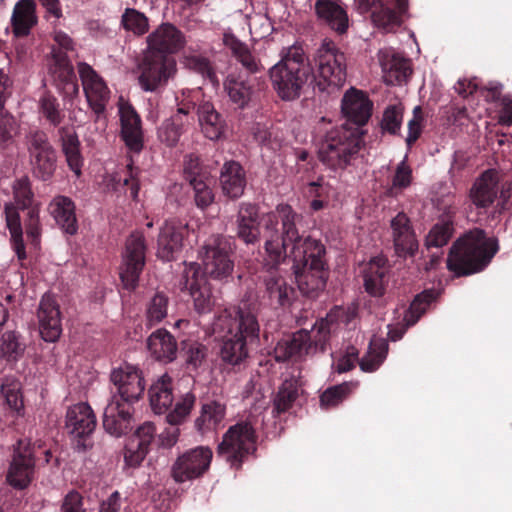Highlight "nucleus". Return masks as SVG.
Here are the masks:
<instances>
[{
    "instance_id": "obj_17",
    "label": "nucleus",
    "mask_w": 512,
    "mask_h": 512,
    "mask_svg": "<svg viewBox=\"0 0 512 512\" xmlns=\"http://www.w3.org/2000/svg\"><path fill=\"white\" fill-rule=\"evenodd\" d=\"M79 76L87 102L94 113H104L110 91L103 78L93 70L92 66H79Z\"/></svg>"
},
{
    "instance_id": "obj_44",
    "label": "nucleus",
    "mask_w": 512,
    "mask_h": 512,
    "mask_svg": "<svg viewBox=\"0 0 512 512\" xmlns=\"http://www.w3.org/2000/svg\"><path fill=\"white\" fill-rule=\"evenodd\" d=\"M226 407L216 400L202 404L200 416L195 420L197 431L204 432L216 428L224 419Z\"/></svg>"
},
{
    "instance_id": "obj_26",
    "label": "nucleus",
    "mask_w": 512,
    "mask_h": 512,
    "mask_svg": "<svg viewBox=\"0 0 512 512\" xmlns=\"http://www.w3.org/2000/svg\"><path fill=\"white\" fill-rule=\"evenodd\" d=\"M186 225L166 222L160 229L157 240V256L164 261H172L181 251Z\"/></svg>"
},
{
    "instance_id": "obj_48",
    "label": "nucleus",
    "mask_w": 512,
    "mask_h": 512,
    "mask_svg": "<svg viewBox=\"0 0 512 512\" xmlns=\"http://www.w3.org/2000/svg\"><path fill=\"white\" fill-rule=\"evenodd\" d=\"M181 349L185 356V364L189 370H197L207 357L206 346L196 341H182Z\"/></svg>"
},
{
    "instance_id": "obj_6",
    "label": "nucleus",
    "mask_w": 512,
    "mask_h": 512,
    "mask_svg": "<svg viewBox=\"0 0 512 512\" xmlns=\"http://www.w3.org/2000/svg\"><path fill=\"white\" fill-rule=\"evenodd\" d=\"M26 145L32 175L44 182L52 179L57 168V154L47 134L42 130L30 132L26 136Z\"/></svg>"
},
{
    "instance_id": "obj_61",
    "label": "nucleus",
    "mask_w": 512,
    "mask_h": 512,
    "mask_svg": "<svg viewBox=\"0 0 512 512\" xmlns=\"http://www.w3.org/2000/svg\"><path fill=\"white\" fill-rule=\"evenodd\" d=\"M402 118L403 109L400 106H388L383 113L381 121L382 130L393 135L397 134L401 128Z\"/></svg>"
},
{
    "instance_id": "obj_55",
    "label": "nucleus",
    "mask_w": 512,
    "mask_h": 512,
    "mask_svg": "<svg viewBox=\"0 0 512 512\" xmlns=\"http://www.w3.org/2000/svg\"><path fill=\"white\" fill-rule=\"evenodd\" d=\"M353 390L351 382H344L322 392V408H333L349 397Z\"/></svg>"
},
{
    "instance_id": "obj_64",
    "label": "nucleus",
    "mask_w": 512,
    "mask_h": 512,
    "mask_svg": "<svg viewBox=\"0 0 512 512\" xmlns=\"http://www.w3.org/2000/svg\"><path fill=\"white\" fill-rule=\"evenodd\" d=\"M190 185L193 187L195 203L199 208L205 209L211 205L214 195L203 178H193Z\"/></svg>"
},
{
    "instance_id": "obj_43",
    "label": "nucleus",
    "mask_w": 512,
    "mask_h": 512,
    "mask_svg": "<svg viewBox=\"0 0 512 512\" xmlns=\"http://www.w3.org/2000/svg\"><path fill=\"white\" fill-rule=\"evenodd\" d=\"M388 349L386 339L374 336L370 340L367 353L359 360L360 369L364 372L376 371L386 359Z\"/></svg>"
},
{
    "instance_id": "obj_45",
    "label": "nucleus",
    "mask_w": 512,
    "mask_h": 512,
    "mask_svg": "<svg viewBox=\"0 0 512 512\" xmlns=\"http://www.w3.org/2000/svg\"><path fill=\"white\" fill-rule=\"evenodd\" d=\"M438 295L439 293L435 289H426L417 294L404 315L406 326L415 325Z\"/></svg>"
},
{
    "instance_id": "obj_9",
    "label": "nucleus",
    "mask_w": 512,
    "mask_h": 512,
    "mask_svg": "<svg viewBox=\"0 0 512 512\" xmlns=\"http://www.w3.org/2000/svg\"><path fill=\"white\" fill-rule=\"evenodd\" d=\"M203 265L205 273L212 279L223 281L231 277L234 270L232 243L222 235L211 239L204 247Z\"/></svg>"
},
{
    "instance_id": "obj_7",
    "label": "nucleus",
    "mask_w": 512,
    "mask_h": 512,
    "mask_svg": "<svg viewBox=\"0 0 512 512\" xmlns=\"http://www.w3.org/2000/svg\"><path fill=\"white\" fill-rule=\"evenodd\" d=\"M146 241L143 233L135 231L126 241L122 253L119 275L123 287L134 290L138 286L140 274L145 266Z\"/></svg>"
},
{
    "instance_id": "obj_12",
    "label": "nucleus",
    "mask_w": 512,
    "mask_h": 512,
    "mask_svg": "<svg viewBox=\"0 0 512 512\" xmlns=\"http://www.w3.org/2000/svg\"><path fill=\"white\" fill-rule=\"evenodd\" d=\"M212 450L206 446L190 449L177 457L171 467V476L177 483L201 477L212 460Z\"/></svg>"
},
{
    "instance_id": "obj_30",
    "label": "nucleus",
    "mask_w": 512,
    "mask_h": 512,
    "mask_svg": "<svg viewBox=\"0 0 512 512\" xmlns=\"http://www.w3.org/2000/svg\"><path fill=\"white\" fill-rule=\"evenodd\" d=\"M498 192L494 172L485 171L473 184L469 197L477 208H487L495 200Z\"/></svg>"
},
{
    "instance_id": "obj_57",
    "label": "nucleus",
    "mask_w": 512,
    "mask_h": 512,
    "mask_svg": "<svg viewBox=\"0 0 512 512\" xmlns=\"http://www.w3.org/2000/svg\"><path fill=\"white\" fill-rule=\"evenodd\" d=\"M1 393L6 404L19 413L24 408L23 399L20 393V383L12 378H5L1 385Z\"/></svg>"
},
{
    "instance_id": "obj_8",
    "label": "nucleus",
    "mask_w": 512,
    "mask_h": 512,
    "mask_svg": "<svg viewBox=\"0 0 512 512\" xmlns=\"http://www.w3.org/2000/svg\"><path fill=\"white\" fill-rule=\"evenodd\" d=\"M96 424V416L87 403L75 404L67 410L65 428L75 440V451L84 453L93 448L94 443L90 437Z\"/></svg>"
},
{
    "instance_id": "obj_25",
    "label": "nucleus",
    "mask_w": 512,
    "mask_h": 512,
    "mask_svg": "<svg viewBox=\"0 0 512 512\" xmlns=\"http://www.w3.org/2000/svg\"><path fill=\"white\" fill-rule=\"evenodd\" d=\"M119 113L122 140L131 151L139 153L143 149L141 118L129 103L121 105Z\"/></svg>"
},
{
    "instance_id": "obj_21",
    "label": "nucleus",
    "mask_w": 512,
    "mask_h": 512,
    "mask_svg": "<svg viewBox=\"0 0 512 512\" xmlns=\"http://www.w3.org/2000/svg\"><path fill=\"white\" fill-rule=\"evenodd\" d=\"M39 332L45 342H56L62 333L59 305L51 294H44L38 307Z\"/></svg>"
},
{
    "instance_id": "obj_23",
    "label": "nucleus",
    "mask_w": 512,
    "mask_h": 512,
    "mask_svg": "<svg viewBox=\"0 0 512 512\" xmlns=\"http://www.w3.org/2000/svg\"><path fill=\"white\" fill-rule=\"evenodd\" d=\"M390 226L396 254L399 257L414 256L418 250V241L409 217L399 212L391 220Z\"/></svg>"
},
{
    "instance_id": "obj_58",
    "label": "nucleus",
    "mask_w": 512,
    "mask_h": 512,
    "mask_svg": "<svg viewBox=\"0 0 512 512\" xmlns=\"http://www.w3.org/2000/svg\"><path fill=\"white\" fill-rule=\"evenodd\" d=\"M189 291L193 299L194 308L199 314L211 311L214 301L211 289L207 283L197 287L191 286Z\"/></svg>"
},
{
    "instance_id": "obj_53",
    "label": "nucleus",
    "mask_w": 512,
    "mask_h": 512,
    "mask_svg": "<svg viewBox=\"0 0 512 512\" xmlns=\"http://www.w3.org/2000/svg\"><path fill=\"white\" fill-rule=\"evenodd\" d=\"M169 298L162 292H157L149 301L146 318L150 326L160 323L167 316Z\"/></svg>"
},
{
    "instance_id": "obj_1",
    "label": "nucleus",
    "mask_w": 512,
    "mask_h": 512,
    "mask_svg": "<svg viewBox=\"0 0 512 512\" xmlns=\"http://www.w3.org/2000/svg\"><path fill=\"white\" fill-rule=\"evenodd\" d=\"M373 102L366 92L351 87L341 100V113L346 122L340 126L327 128L322 117V164L332 170H343L358 155L364 145L363 127L372 116Z\"/></svg>"
},
{
    "instance_id": "obj_37",
    "label": "nucleus",
    "mask_w": 512,
    "mask_h": 512,
    "mask_svg": "<svg viewBox=\"0 0 512 512\" xmlns=\"http://www.w3.org/2000/svg\"><path fill=\"white\" fill-rule=\"evenodd\" d=\"M388 269L384 258L372 259L364 271V287L367 293L377 297L383 295Z\"/></svg>"
},
{
    "instance_id": "obj_56",
    "label": "nucleus",
    "mask_w": 512,
    "mask_h": 512,
    "mask_svg": "<svg viewBox=\"0 0 512 512\" xmlns=\"http://www.w3.org/2000/svg\"><path fill=\"white\" fill-rule=\"evenodd\" d=\"M183 127V120L178 119V117H170L165 120L159 128V138L168 146L173 147L178 143L183 132Z\"/></svg>"
},
{
    "instance_id": "obj_50",
    "label": "nucleus",
    "mask_w": 512,
    "mask_h": 512,
    "mask_svg": "<svg viewBox=\"0 0 512 512\" xmlns=\"http://www.w3.org/2000/svg\"><path fill=\"white\" fill-rule=\"evenodd\" d=\"M277 211L280 214L282 222V234L279 237L293 244L300 238L295 225L296 214L288 204H279Z\"/></svg>"
},
{
    "instance_id": "obj_29",
    "label": "nucleus",
    "mask_w": 512,
    "mask_h": 512,
    "mask_svg": "<svg viewBox=\"0 0 512 512\" xmlns=\"http://www.w3.org/2000/svg\"><path fill=\"white\" fill-rule=\"evenodd\" d=\"M51 214L61 229L69 234L74 235L78 231V223L75 214V204L71 198L58 195L53 198L51 204Z\"/></svg>"
},
{
    "instance_id": "obj_15",
    "label": "nucleus",
    "mask_w": 512,
    "mask_h": 512,
    "mask_svg": "<svg viewBox=\"0 0 512 512\" xmlns=\"http://www.w3.org/2000/svg\"><path fill=\"white\" fill-rule=\"evenodd\" d=\"M303 262L294 261L293 270L300 293L309 299H317L320 295V250L306 256L303 251Z\"/></svg>"
},
{
    "instance_id": "obj_35",
    "label": "nucleus",
    "mask_w": 512,
    "mask_h": 512,
    "mask_svg": "<svg viewBox=\"0 0 512 512\" xmlns=\"http://www.w3.org/2000/svg\"><path fill=\"white\" fill-rule=\"evenodd\" d=\"M198 119L202 132L208 139L218 140L223 135L225 120L210 102H205L198 107Z\"/></svg>"
},
{
    "instance_id": "obj_42",
    "label": "nucleus",
    "mask_w": 512,
    "mask_h": 512,
    "mask_svg": "<svg viewBox=\"0 0 512 512\" xmlns=\"http://www.w3.org/2000/svg\"><path fill=\"white\" fill-rule=\"evenodd\" d=\"M322 21L338 35L346 33L349 27L347 11L333 0H322Z\"/></svg>"
},
{
    "instance_id": "obj_27",
    "label": "nucleus",
    "mask_w": 512,
    "mask_h": 512,
    "mask_svg": "<svg viewBox=\"0 0 512 512\" xmlns=\"http://www.w3.org/2000/svg\"><path fill=\"white\" fill-rule=\"evenodd\" d=\"M146 344L152 358L160 363L169 364L177 358L176 338L164 328L154 331L147 338Z\"/></svg>"
},
{
    "instance_id": "obj_34",
    "label": "nucleus",
    "mask_w": 512,
    "mask_h": 512,
    "mask_svg": "<svg viewBox=\"0 0 512 512\" xmlns=\"http://www.w3.org/2000/svg\"><path fill=\"white\" fill-rule=\"evenodd\" d=\"M36 3L34 0H20L11 18L12 30L16 37L29 35L31 28L37 24Z\"/></svg>"
},
{
    "instance_id": "obj_28",
    "label": "nucleus",
    "mask_w": 512,
    "mask_h": 512,
    "mask_svg": "<svg viewBox=\"0 0 512 512\" xmlns=\"http://www.w3.org/2000/svg\"><path fill=\"white\" fill-rule=\"evenodd\" d=\"M219 179L223 193L229 198L237 199L243 194L246 186L245 171L238 162H226Z\"/></svg>"
},
{
    "instance_id": "obj_5",
    "label": "nucleus",
    "mask_w": 512,
    "mask_h": 512,
    "mask_svg": "<svg viewBox=\"0 0 512 512\" xmlns=\"http://www.w3.org/2000/svg\"><path fill=\"white\" fill-rule=\"evenodd\" d=\"M146 43V62L143 64H176L169 62V57L182 50L186 40L175 25L164 22L147 36Z\"/></svg>"
},
{
    "instance_id": "obj_19",
    "label": "nucleus",
    "mask_w": 512,
    "mask_h": 512,
    "mask_svg": "<svg viewBox=\"0 0 512 512\" xmlns=\"http://www.w3.org/2000/svg\"><path fill=\"white\" fill-rule=\"evenodd\" d=\"M155 433V425L151 422H145L136 429L124 447V462L127 467L137 468L141 465L149 452Z\"/></svg>"
},
{
    "instance_id": "obj_46",
    "label": "nucleus",
    "mask_w": 512,
    "mask_h": 512,
    "mask_svg": "<svg viewBox=\"0 0 512 512\" xmlns=\"http://www.w3.org/2000/svg\"><path fill=\"white\" fill-rule=\"evenodd\" d=\"M454 222L449 219H440L430 229L425 238V246L430 248H442L447 245L454 234Z\"/></svg>"
},
{
    "instance_id": "obj_14",
    "label": "nucleus",
    "mask_w": 512,
    "mask_h": 512,
    "mask_svg": "<svg viewBox=\"0 0 512 512\" xmlns=\"http://www.w3.org/2000/svg\"><path fill=\"white\" fill-rule=\"evenodd\" d=\"M308 70L299 66H271L270 78L278 96L285 101L294 100L300 95L302 85L307 80Z\"/></svg>"
},
{
    "instance_id": "obj_41",
    "label": "nucleus",
    "mask_w": 512,
    "mask_h": 512,
    "mask_svg": "<svg viewBox=\"0 0 512 512\" xmlns=\"http://www.w3.org/2000/svg\"><path fill=\"white\" fill-rule=\"evenodd\" d=\"M299 396L297 380H284L278 387L272 399V414L274 417L289 411Z\"/></svg>"
},
{
    "instance_id": "obj_40",
    "label": "nucleus",
    "mask_w": 512,
    "mask_h": 512,
    "mask_svg": "<svg viewBox=\"0 0 512 512\" xmlns=\"http://www.w3.org/2000/svg\"><path fill=\"white\" fill-rule=\"evenodd\" d=\"M138 68H141L138 83L146 92H153L165 85L176 72L175 66H138Z\"/></svg>"
},
{
    "instance_id": "obj_63",
    "label": "nucleus",
    "mask_w": 512,
    "mask_h": 512,
    "mask_svg": "<svg viewBox=\"0 0 512 512\" xmlns=\"http://www.w3.org/2000/svg\"><path fill=\"white\" fill-rule=\"evenodd\" d=\"M223 42L241 64H254L251 53L247 46L238 40L233 34L226 33Z\"/></svg>"
},
{
    "instance_id": "obj_38",
    "label": "nucleus",
    "mask_w": 512,
    "mask_h": 512,
    "mask_svg": "<svg viewBox=\"0 0 512 512\" xmlns=\"http://www.w3.org/2000/svg\"><path fill=\"white\" fill-rule=\"evenodd\" d=\"M26 344L19 332L8 330L0 339V359L7 365L14 367L25 354Z\"/></svg>"
},
{
    "instance_id": "obj_47",
    "label": "nucleus",
    "mask_w": 512,
    "mask_h": 512,
    "mask_svg": "<svg viewBox=\"0 0 512 512\" xmlns=\"http://www.w3.org/2000/svg\"><path fill=\"white\" fill-rule=\"evenodd\" d=\"M224 85L230 100L236 104L238 108H245L251 99V87L247 85L244 80L236 78L234 75H229Z\"/></svg>"
},
{
    "instance_id": "obj_11",
    "label": "nucleus",
    "mask_w": 512,
    "mask_h": 512,
    "mask_svg": "<svg viewBox=\"0 0 512 512\" xmlns=\"http://www.w3.org/2000/svg\"><path fill=\"white\" fill-rule=\"evenodd\" d=\"M360 13L371 11L375 26L386 32L398 29L403 23V17L408 13V0H392L396 10L384 4L381 0H355Z\"/></svg>"
},
{
    "instance_id": "obj_24",
    "label": "nucleus",
    "mask_w": 512,
    "mask_h": 512,
    "mask_svg": "<svg viewBox=\"0 0 512 512\" xmlns=\"http://www.w3.org/2000/svg\"><path fill=\"white\" fill-rule=\"evenodd\" d=\"M390 226L396 254L399 257L414 256L418 250V241L409 217L399 212L391 220Z\"/></svg>"
},
{
    "instance_id": "obj_36",
    "label": "nucleus",
    "mask_w": 512,
    "mask_h": 512,
    "mask_svg": "<svg viewBox=\"0 0 512 512\" xmlns=\"http://www.w3.org/2000/svg\"><path fill=\"white\" fill-rule=\"evenodd\" d=\"M148 394L153 412L164 413L173 403L172 378L168 374L162 375L150 386Z\"/></svg>"
},
{
    "instance_id": "obj_10",
    "label": "nucleus",
    "mask_w": 512,
    "mask_h": 512,
    "mask_svg": "<svg viewBox=\"0 0 512 512\" xmlns=\"http://www.w3.org/2000/svg\"><path fill=\"white\" fill-rule=\"evenodd\" d=\"M34 448L30 439H20L14 446L6 480L15 489H25L33 480L35 473Z\"/></svg>"
},
{
    "instance_id": "obj_13",
    "label": "nucleus",
    "mask_w": 512,
    "mask_h": 512,
    "mask_svg": "<svg viewBox=\"0 0 512 512\" xmlns=\"http://www.w3.org/2000/svg\"><path fill=\"white\" fill-rule=\"evenodd\" d=\"M110 380L117 387L118 399L122 403L132 406L144 393L143 372L136 366L124 364L114 368L110 374Z\"/></svg>"
},
{
    "instance_id": "obj_16",
    "label": "nucleus",
    "mask_w": 512,
    "mask_h": 512,
    "mask_svg": "<svg viewBox=\"0 0 512 512\" xmlns=\"http://www.w3.org/2000/svg\"><path fill=\"white\" fill-rule=\"evenodd\" d=\"M134 408L122 403L116 395L106 406L103 413V428L111 436L119 438L129 433L134 424Z\"/></svg>"
},
{
    "instance_id": "obj_32",
    "label": "nucleus",
    "mask_w": 512,
    "mask_h": 512,
    "mask_svg": "<svg viewBox=\"0 0 512 512\" xmlns=\"http://www.w3.org/2000/svg\"><path fill=\"white\" fill-rule=\"evenodd\" d=\"M249 341L234 334L231 330L223 337L220 357L223 362L232 366L242 364L249 357Z\"/></svg>"
},
{
    "instance_id": "obj_20",
    "label": "nucleus",
    "mask_w": 512,
    "mask_h": 512,
    "mask_svg": "<svg viewBox=\"0 0 512 512\" xmlns=\"http://www.w3.org/2000/svg\"><path fill=\"white\" fill-rule=\"evenodd\" d=\"M311 349V333L308 330L301 329L280 339L273 350V356L278 363L297 362L303 359Z\"/></svg>"
},
{
    "instance_id": "obj_52",
    "label": "nucleus",
    "mask_w": 512,
    "mask_h": 512,
    "mask_svg": "<svg viewBox=\"0 0 512 512\" xmlns=\"http://www.w3.org/2000/svg\"><path fill=\"white\" fill-rule=\"evenodd\" d=\"M39 110L41 115L54 127L59 126L65 118L58 100L50 94H45L41 97Z\"/></svg>"
},
{
    "instance_id": "obj_2",
    "label": "nucleus",
    "mask_w": 512,
    "mask_h": 512,
    "mask_svg": "<svg viewBox=\"0 0 512 512\" xmlns=\"http://www.w3.org/2000/svg\"><path fill=\"white\" fill-rule=\"evenodd\" d=\"M499 251L496 237H489L480 228L469 230L451 246L447 268L455 276H469L483 271Z\"/></svg>"
},
{
    "instance_id": "obj_51",
    "label": "nucleus",
    "mask_w": 512,
    "mask_h": 512,
    "mask_svg": "<svg viewBox=\"0 0 512 512\" xmlns=\"http://www.w3.org/2000/svg\"><path fill=\"white\" fill-rule=\"evenodd\" d=\"M121 23L127 31L133 32L137 36L144 35L149 30V21L144 13L134 9L126 8Z\"/></svg>"
},
{
    "instance_id": "obj_60",
    "label": "nucleus",
    "mask_w": 512,
    "mask_h": 512,
    "mask_svg": "<svg viewBox=\"0 0 512 512\" xmlns=\"http://www.w3.org/2000/svg\"><path fill=\"white\" fill-rule=\"evenodd\" d=\"M55 81L68 88L71 93L77 94L79 86L73 66H50Z\"/></svg>"
},
{
    "instance_id": "obj_33",
    "label": "nucleus",
    "mask_w": 512,
    "mask_h": 512,
    "mask_svg": "<svg viewBox=\"0 0 512 512\" xmlns=\"http://www.w3.org/2000/svg\"><path fill=\"white\" fill-rule=\"evenodd\" d=\"M276 225L277 220L274 217L269 216L268 221L265 224L266 229L271 232L270 237L265 242V251L268 257V263L266 266H269V269L273 270H276L277 267L288 257L286 250L290 244L278 236Z\"/></svg>"
},
{
    "instance_id": "obj_62",
    "label": "nucleus",
    "mask_w": 512,
    "mask_h": 512,
    "mask_svg": "<svg viewBox=\"0 0 512 512\" xmlns=\"http://www.w3.org/2000/svg\"><path fill=\"white\" fill-rule=\"evenodd\" d=\"M26 210L27 215L24 219V225L27 237L31 239L33 245H38L42 231L39 218V207L34 206Z\"/></svg>"
},
{
    "instance_id": "obj_39",
    "label": "nucleus",
    "mask_w": 512,
    "mask_h": 512,
    "mask_svg": "<svg viewBox=\"0 0 512 512\" xmlns=\"http://www.w3.org/2000/svg\"><path fill=\"white\" fill-rule=\"evenodd\" d=\"M263 283L271 301H275L277 306L283 309L291 307L295 294L293 287L274 273L264 277Z\"/></svg>"
},
{
    "instance_id": "obj_4",
    "label": "nucleus",
    "mask_w": 512,
    "mask_h": 512,
    "mask_svg": "<svg viewBox=\"0 0 512 512\" xmlns=\"http://www.w3.org/2000/svg\"><path fill=\"white\" fill-rule=\"evenodd\" d=\"M14 203H6L4 206L6 226L11 234V242L19 260L26 258L25 244L23 240V228L19 214L20 210L34 207V193L28 176L16 179L12 186Z\"/></svg>"
},
{
    "instance_id": "obj_31",
    "label": "nucleus",
    "mask_w": 512,
    "mask_h": 512,
    "mask_svg": "<svg viewBox=\"0 0 512 512\" xmlns=\"http://www.w3.org/2000/svg\"><path fill=\"white\" fill-rule=\"evenodd\" d=\"M58 135L61 141L62 152L66 157V162L75 175L79 177L82 173L83 157L80 152L78 135L69 127L59 128Z\"/></svg>"
},
{
    "instance_id": "obj_22",
    "label": "nucleus",
    "mask_w": 512,
    "mask_h": 512,
    "mask_svg": "<svg viewBox=\"0 0 512 512\" xmlns=\"http://www.w3.org/2000/svg\"><path fill=\"white\" fill-rule=\"evenodd\" d=\"M258 304L250 295H244L236 308L235 321L237 323L234 334L255 344L259 341L260 325L257 318Z\"/></svg>"
},
{
    "instance_id": "obj_54",
    "label": "nucleus",
    "mask_w": 512,
    "mask_h": 512,
    "mask_svg": "<svg viewBox=\"0 0 512 512\" xmlns=\"http://www.w3.org/2000/svg\"><path fill=\"white\" fill-rule=\"evenodd\" d=\"M501 84H496L488 88L491 98L494 101H500V109L498 111V123L502 126H512V96H501Z\"/></svg>"
},
{
    "instance_id": "obj_49",
    "label": "nucleus",
    "mask_w": 512,
    "mask_h": 512,
    "mask_svg": "<svg viewBox=\"0 0 512 512\" xmlns=\"http://www.w3.org/2000/svg\"><path fill=\"white\" fill-rule=\"evenodd\" d=\"M412 169L403 160L395 170L391 185L386 190L388 197H398L412 183Z\"/></svg>"
},
{
    "instance_id": "obj_18",
    "label": "nucleus",
    "mask_w": 512,
    "mask_h": 512,
    "mask_svg": "<svg viewBox=\"0 0 512 512\" xmlns=\"http://www.w3.org/2000/svg\"><path fill=\"white\" fill-rule=\"evenodd\" d=\"M235 225L237 239L247 246L258 244L261 239L259 206L250 202L240 203Z\"/></svg>"
},
{
    "instance_id": "obj_3",
    "label": "nucleus",
    "mask_w": 512,
    "mask_h": 512,
    "mask_svg": "<svg viewBox=\"0 0 512 512\" xmlns=\"http://www.w3.org/2000/svg\"><path fill=\"white\" fill-rule=\"evenodd\" d=\"M256 442L257 434L251 423L238 422L223 434L216 449L217 457L239 470L247 457L256 453Z\"/></svg>"
},
{
    "instance_id": "obj_59",
    "label": "nucleus",
    "mask_w": 512,
    "mask_h": 512,
    "mask_svg": "<svg viewBox=\"0 0 512 512\" xmlns=\"http://www.w3.org/2000/svg\"><path fill=\"white\" fill-rule=\"evenodd\" d=\"M195 400L196 397L193 393H186L182 399L176 403L174 410L167 414L166 421L173 426L180 424L190 413Z\"/></svg>"
}]
</instances>
